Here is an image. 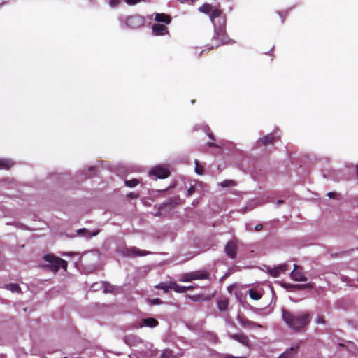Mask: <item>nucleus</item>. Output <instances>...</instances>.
Listing matches in <instances>:
<instances>
[{"label":"nucleus","mask_w":358,"mask_h":358,"mask_svg":"<svg viewBox=\"0 0 358 358\" xmlns=\"http://www.w3.org/2000/svg\"><path fill=\"white\" fill-rule=\"evenodd\" d=\"M195 192V189L193 186H191L188 189H187V196H191L192 194H194V192Z\"/></svg>","instance_id":"e433bc0d"},{"label":"nucleus","mask_w":358,"mask_h":358,"mask_svg":"<svg viewBox=\"0 0 358 358\" xmlns=\"http://www.w3.org/2000/svg\"><path fill=\"white\" fill-rule=\"evenodd\" d=\"M278 203H283V201H282V200H279V201H278Z\"/></svg>","instance_id":"3c124183"},{"label":"nucleus","mask_w":358,"mask_h":358,"mask_svg":"<svg viewBox=\"0 0 358 358\" xmlns=\"http://www.w3.org/2000/svg\"><path fill=\"white\" fill-rule=\"evenodd\" d=\"M288 270V266L286 264L279 265L275 268H268V273L272 277H278L281 273H285Z\"/></svg>","instance_id":"9d476101"},{"label":"nucleus","mask_w":358,"mask_h":358,"mask_svg":"<svg viewBox=\"0 0 358 358\" xmlns=\"http://www.w3.org/2000/svg\"><path fill=\"white\" fill-rule=\"evenodd\" d=\"M125 23L127 26L131 29H138L143 26L145 20L143 17L138 15H135L127 17L126 18Z\"/></svg>","instance_id":"0eeeda50"},{"label":"nucleus","mask_w":358,"mask_h":358,"mask_svg":"<svg viewBox=\"0 0 358 358\" xmlns=\"http://www.w3.org/2000/svg\"><path fill=\"white\" fill-rule=\"evenodd\" d=\"M206 129L208 131L209 130V127H206Z\"/></svg>","instance_id":"864d4df0"},{"label":"nucleus","mask_w":358,"mask_h":358,"mask_svg":"<svg viewBox=\"0 0 358 358\" xmlns=\"http://www.w3.org/2000/svg\"><path fill=\"white\" fill-rule=\"evenodd\" d=\"M229 299L224 296H222L217 300V307L220 311L226 312L228 310Z\"/></svg>","instance_id":"f3484780"},{"label":"nucleus","mask_w":358,"mask_h":358,"mask_svg":"<svg viewBox=\"0 0 358 358\" xmlns=\"http://www.w3.org/2000/svg\"><path fill=\"white\" fill-rule=\"evenodd\" d=\"M13 164V162L10 159H0V169H8Z\"/></svg>","instance_id":"5701e85b"},{"label":"nucleus","mask_w":358,"mask_h":358,"mask_svg":"<svg viewBox=\"0 0 358 358\" xmlns=\"http://www.w3.org/2000/svg\"><path fill=\"white\" fill-rule=\"evenodd\" d=\"M208 136H209V138H210V139H212V140H215V138H214V136H213V134H212V133H208Z\"/></svg>","instance_id":"09e8293b"},{"label":"nucleus","mask_w":358,"mask_h":358,"mask_svg":"<svg viewBox=\"0 0 358 358\" xmlns=\"http://www.w3.org/2000/svg\"><path fill=\"white\" fill-rule=\"evenodd\" d=\"M223 39H224L223 36H217L216 35V34L215 33V35H214V36H213V43H214V45H215V46H217V43L218 42H222V41Z\"/></svg>","instance_id":"473e14b6"},{"label":"nucleus","mask_w":358,"mask_h":358,"mask_svg":"<svg viewBox=\"0 0 358 358\" xmlns=\"http://www.w3.org/2000/svg\"><path fill=\"white\" fill-rule=\"evenodd\" d=\"M173 289L177 293H185V286L178 285L175 282L172 284Z\"/></svg>","instance_id":"bb28decb"},{"label":"nucleus","mask_w":358,"mask_h":358,"mask_svg":"<svg viewBox=\"0 0 358 358\" xmlns=\"http://www.w3.org/2000/svg\"><path fill=\"white\" fill-rule=\"evenodd\" d=\"M124 341L130 346H138L143 343V341L139 337L134 335L127 336Z\"/></svg>","instance_id":"dca6fc26"},{"label":"nucleus","mask_w":358,"mask_h":358,"mask_svg":"<svg viewBox=\"0 0 358 358\" xmlns=\"http://www.w3.org/2000/svg\"><path fill=\"white\" fill-rule=\"evenodd\" d=\"M124 1L129 5H134L140 1V0H124Z\"/></svg>","instance_id":"58836bf2"},{"label":"nucleus","mask_w":358,"mask_h":358,"mask_svg":"<svg viewBox=\"0 0 358 358\" xmlns=\"http://www.w3.org/2000/svg\"><path fill=\"white\" fill-rule=\"evenodd\" d=\"M94 286L102 287L104 293H113L116 288L113 285L106 282H96Z\"/></svg>","instance_id":"6ab92c4d"},{"label":"nucleus","mask_w":358,"mask_h":358,"mask_svg":"<svg viewBox=\"0 0 358 358\" xmlns=\"http://www.w3.org/2000/svg\"><path fill=\"white\" fill-rule=\"evenodd\" d=\"M139 183V180L137 179L126 180L124 184L129 187H134Z\"/></svg>","instance_id":"c85d7f7f"},{"label":"nucleus","mask_w":358,"mask_h":358,"mask_svg":"<svg viewBox=\"0 0 358 358\" xmlns=\"http://www.w3.org/2000/svg\"><path fill=\"white\" fill-rule=\"evenodd\" d=\"M282 286L287 290L292 291V289H313V285L311 283H307V284H283Z\"/></svg>","instance_id":"ddd939ff"},{"label":"nucleus","mask_w":358,"mask_h":358,"mask_svg":"<svg viewBox=\"0 0 358 358\" xmlns=\"http://www.w3.org/2000/svg\"><path fill=\"white\" fill-rule=\"evenodd\" d=\"M247 324H248V328H258V329L263 328V327L262 325H260L259 324H256L254 322H250L249 320H248Z\"/></svg>","instance_id":"7c9ffc66"},{"label":"nucleus","mask_w":358,"mask_h":358,"mask_svg":"<svg viewBox=\"0 0 358 358\" xmlns=\"http://www.w3.org/2000/svg\"><path fill=\"white\" fill-rule=\"evenodd\" d=\"M210 20L214 26V32L217 36H223L222 42H218L217 45L230 44L233 42L225 32L226 18L222 11L218 9L213 10L210 15Z\"/></svg>","instance_id":"f03ea898"},{"label":"nucleus","mask_w":358,"mask_h":358,"mask_svg":"<svg viewBox=\"0 0 358 358\" xmlns=\"http://www.w3.org/2000/svg\"><path fill=\"white\" fill-rule=\"evenodd\" d=\"M263 228V225L261 223H259L255 225V230L257 231H261Z\"/></svg>","instance_id":"ea45409f"},{"label":"nucleus","mask_w":358,"mask_h":358,"mask_svg":"<svg viewBox=\"0 0 358 358\" xmlns=\"http://www.w3.org/2000/svg\"><path fill=\"white\" fill-rule=\"evenodd\" d=\"M194 289V286H185V292L189 290H193Z\"/></svg>","instance_id":"a18cd8bd"},{"label":"nucleus","mask_w":358,"mask_h":358,"mask_svg":"<svg viewBox=\"0 0 358 358\" xmlns=\"http://www.w3.org/2000/svg\"><path fill=\"white\" fill-rule=\"evenodd\" d=\"M264 293L262 287L256 286L250 288L248 291L249 296L254 300H259Z\"/></svg>","instance_id":"f8f14e48"},{"label":"nucleus","mask_w":358,"mask_h":358,"mask_svg":"<svg viewBox=\"0 0 358 358\" xmlns=\"http://www.w3.org/2000/svg\"><path fill=\"white\" fill-rule=\"evenodd\" d=\"M229 292H234L237 301L244 305L246 296V287L244 285H233L227 288Z\"/></svg>","instance_id":"39448f33"},{"label":"nucleus","mask_w":358,"mask_h":358,"mask_svg":"<svg viewBox=\"0 0 358 358\" xmlns=\"http://www.w3.org/2000/svg\"><path fill=\"white\" fill-rule=\"evenodd\" d=\"M172 284H173V281L162 282L156 285L155 287L163 289L164 292H168L170 289H173Z\"/></svg>","instance_id":"4be33fe9"},{"label":"nucleus","mask_w":358,"mask_h":358,"mask_svg":"<svg viewBox=\"0 0 358 358\" xmlns=\"http://www.w3.org/2000/svg\"><path fill=\"white\" fill-rule=\"evenodd\" d=\"M60 255L62 256H71V255H78V256H79V253H76V252H60Z\"/></svg>","instance_id":"c9c22d12"},{"label":"nucleus","mask_w":358,"mask_h":358,"mask_svg":"<svg viewBox=\"0 0 358 358\" xmlns=\"http://www.w3.org/2000/svg\"><path fill=\"white\" fill-rule=\"evenodd\" d=\"M99 233V230L94 231L93 232H90L89 230L85 228L80 229L77 230V234L79 236L86 237V238H92L93 236H96Z\"/></svg>","instance_id":"aec40b11"},{"label":"nucleus","mask_w":358,"mask_h":358,"mask_svg":"<svg viewBox=\"0 0 358 358\" xmlns=\"http://www.w3.org/2000/svg\"><path fill=\"white\" fill-rule=\"evenodd\" d=\"M152 30L155 36H164L169 34L168 28L164 24H154Z\"/></svg>","instance_id":"4468645a"},{"label":"nucleus","mask_w":358,"mask_h":358,"mask_svg":"<svg viewBox=\"0 0 358 358\" xmlns=\"http://www.w3.org/2000/svg\"><path fill=\"white\" fill-rule=\"evenodd\" d=\"M208 145L209 147H220V145H217V144H215L214 143H211V142L208 143Z\"/></svg>","instance_id":"de8ad7c7"},{"label":"nucleus","mask_w":358,"mask_h":358,"mask_svg":"<svg viewBox=\"0 0 358 358\" xmlns=\"http://www.w3.org/2000/svg\"><path fill=\"white\" fill-rule=\"evenodd\" d=\"M282 320L295 332L304 331L311 321L310 313L307 310L293 313L284 309Z\"/></svg>","instance_id":"f257e3e1"},{"label":"nucleus","mask_w":358,"mask_h":358,"mask_svg":"<svg viewBox=\"0 0 358 358\" xmlns=\"http://www.w3.org/2000/svg\"><path fill=\"white\" fill-rule=\"evenodd\" d=\"M209 273L205 270H199L181 275L180 281L184 282H192L195 280H204L209 278Z\"/></svg>","instance_id":"20e7f679"},{"label":"nucleus","mask_w":358,"mask_h":358,"mask_svg":"<svg viewBox=\"0 0 358 358\" xmlns=\"http://www.w3.org/2000/svg\"><path fill=\"white\" fill-rule=\"evenodd\" d=\"M317 324H325L324 317L322 315L318 316L316 319Z\"/></svg>","instance_id":"f704fd0d"},{"label":"nucleus","mask_w":358,"mask_h":358,"mask_svg":"<svg viewBox=\"0 0 358 358\" xmlns=\"http://www.w3.org/2000/svg\"><path fill=\"white\" fill-rule=\"evenodd\" d=\"M117 251L124 256L131 257L144 256L149 253V252L142 250L136 247L120 248Z\"/></svg>","instance_id":"423d86ee"},{"label":"nucleus","mask_w":358,"mask_h":358,"mask_svg":"<svg viewBox=\"0 0 358 358\" xmlns=\"http://www.w3.org/2000/svg\"><path fill=\"white\" fill-rule=\"evenodd\" d=\"M327 195L330 199H335L337 196V194L334 192H329Z\"/></svg>","instance_id":"a19ab883"},{"label":"nucleus","mask_w":358,"mask_h":358,"mask_svg":"<svg viewBox=\"0 0 358 358\" xmlns=\"http://www.w3.org/2000/svg\"><path fill=\"white\" fill-rule=\"evenodd\" d=\"M356 169H357V177L358 178V164L356 166Z\"/></svg>","instance_id":"8fccbe9b"},{"label":"nucleus","mask_w":358,"mask_h":358,"mask_svg":"<svg viewBox=\"0 0 358 358\" xmlns=\"http://www.w3.org/2000/svg\"><path fill=\"white\" fill-rule=\"evenodd\" d=\"M160 358H174V356L171 350H166L163 352Z\"/></svg>","instance_id":"c756f323"},{"label":"nucleus","mask_w":358,"mask_h":358,"mask_svg":"<svg viewBox=\"0 0 358 358\" xmlns=\"http://www.w3.org/2000/svg\"><path fill=\"white\" fill-rule=\"evenodd\" d=\"M6 289L11 291L12 292H20V287L17 284L10 283L6 286Z\"/></svg>","instance_id":"393cba45"},{"label":"nucleus","mask_w":358,"mask_h":358,"mask_svg":"<svg viewBox=\"0 0 358 358\" xmlns=\"http://www.w3.org/2000/svg\"><path fill=\"white\" fill-rule=\"evenodd\" d=\"M199 11L204 13H212V8L210 4L206 3L203 4L202 6H201L199 8Z\"/></svg>","instance_id":"cd10ccee"},{"label":"nucleus","mask_w":358,"mask_h":358,"mask_svg":"<svg viewBox=\"0 0 358 358\" xmlns=\"http://www.w3.org/2000/svg\"><path fill=\"white\" fill-rule=\"evenodd\" d=\"M195 164H196V166H195V172L198 174H202L203 173V169L201 167L199 166V162L197 160H195Z\"/></svg>","instance_id":"72a5a7b5"},{"label":"nucleus","mask_w":358,"mask_h":358,"mask_svg":"<svg viewBox=\"0 0 358 358\" xmlns=\"http://www.w3.org/2000/svg\"><path fill=\"white\" fill-rule=\"evenodd\" d=\"M152 304L158 305L162 303L161 300L159 299H154L153 300L150 301Z\"/></svg>","instance_id":"79ce46f5"},{"label":"nucleus","mask_w":358,"mask_h":358,"mask_svg":"<svg viewBox=\"0 0 358 358\" xmlns=\"http://www.w3.org/2000/svg\"><path fill=\"white\" fill-rule=\"evenodd\" d=\"M275 140V137L273 134H268L259 140V143L263 145H267L268 144H272Z\"/></svg>","instance_id":"412c9836"},{"label":"nucleus","mask_w":358,"mask_h":358,"mask_svg":"<svg viewBox=\"0 0 358 358\" xmlns=\"http://www.w3.org/2000/svg\"><path fill=\"white\" fill-rule=\"evenodd\" d=\"M150 175L164 179L169 176V171L162 166H156L150 171Z\"/></svg>","instance_id":"1a4fd4ad"},{"label":"nucleus","mask_w":358,"mask_h":358,"mask_svg":"<svg viewBox=\"0 0 358 358\" xmlns=\"http://www.w3.org/2000/svg\"><path fill=\"white\" fill-rule=\"evenodd\" d=\"M96 285V283L93 284L91 287V289L93 290V291H97L99 289H103L102 287H99V286H94Z\"/></svg>","instance_id":"37998d69"},{"label":"nucleus","mask_w":358,"mask_h":358,"mask_svg":"<svg viewBox=\"0 0 358 358\" xmlns=\"http://www.w3.org/2000/svg\"><path fill=\"white\" fill-rule=\"evenodd\" d=\"M290 278L298 282H305L307 281L308 278L305 276L304 273L303 272L302 267L294 264V270L290 273Z\"/></svg>","instance_id":"6e6552de"},{"label":"nucleus","mask_w":358,"mask_h":358,"mask_svg":"<svg viewBox=\"0 0 358 358\" xmlns=\"http://www.w3.org/2000/svg\"><path fill=\"white\" fill-rule=\"evenodd\" d=\"M222 187H231L236 185L235 181L232 180H225L218 184Z\"/></svg>","instance_id":"b1692460"},{"label":"nucleus","mask_w":358,"mask_h":358,"mask_svg":"<svg viewBox=\"0 0 358 358\" xmlns=\"http://www.w3.org/2000/svg\"><path fill=\"white\" fill-rule=\"evenodd\" d=\"M222 358H245L243 357H234L233 355H224L222 356Z\"/></svg>","instance_id":"c03bdc74"},{"label":"nucleus","mask_w":358,"mask_h":358,"mask_svg":"<svg viewBox=\"0 0 358 358\" xmlns=\"http://www.w3.org/2000/svg\"><path fill=\"white\" fill-rule=\"evenodd\" d=\"M238 320L241 324L244 325V324H245L244 320L242 319L240 315L238 316Z\"/></svg>","instance_id":"49530a36"},{"label":"nucleus","mask_w":358,"mask_h":358,"mask_svg":"<svg viewBox=\"0 0 358 358\" xmlns=\"http://www.w3.org/2000/svg\"><path fill=\"white\" fill-rule=\"evenodd\" d=\"M231 338L238 341L243 345H246V337L241 334H233Z\"/></svg>","instance_id":"a878e982"},{"label":"nucleus","mask_w":358,"mask_h":358,"mask_svg":"<svg viewBox=\"0 0 358 358\" xmlns=\"http://www.w3.org/2000/svg\"><path fill=\"white\" fill-rule=\"evenodd\" d=\"M93 169H94L93 167H90V171H92V170H93Z\"/></svg>","instance_id":"603ef678"},{"label":"nucleus","mask_w":358,"mask_h":358,"mask_svg":"<svg viewBox=\"0 0 358 358\" xmlns=\"http://www.w3.org/2000/svg\"><path fill=\"white\" fill-rule=\"evenodd\" d=\"M138 196V194L130 192L127 194V198L129 199H133V198H137Z\"/></svg>","instance_id":"4c0bfd02"},{"label":"nucleus","mask_w":358,"mask_h":358,"mask_svg":"<svg viewBox=\"0 0 358 358\" xmlns=\"http://www.w3.org/2000/svg\"><path fill=\"white\" fill-rule=\"evenodd\" d=\"M43 259L49 264L51 271L55 273L57 272L60 268L64 271L67 269V262L52 254L45 255Z\"/></svg>","instance_id":"7ed1b4c3"},{"label":"nucleus","mask_w":358,"mask_h":358,"mask_svg":"<svg viewBox=\"0 0 358 358\" xmlns=\"http://www.w3.org/2000/svg\"><path fill=\"white\" fill-rule=\"evenodd\" d=\"M121 2V0H108V4L112 8L117 7Z\"/></svg>","instance_id":"2f4dec72"},{"label":"nucleus","mask_w":358,"mask_h":358,"mask_svg":"<svg viewBox=\"0 0 358 358\" xmlns=\"http://www.w3.org/2000/svg\"><path fill=\"white\" fill-rule=\"evenodd\" d=\"M357 282H358V278H357Z\"/></svg>","instance_id":"5fc2aeb1"},{"label":"nucleus","mask_w":358,"mask_h":358,"mask_svg":"<svg viewBox=\"0 0 358 358\" xmlns=\"http://www.w3.org/2000/svg\"><path fill=\"white\" fill-rule=\"evenodd\" d=\"M236 243L234 241H230L225 246V252L229 257L234 259L236 255Z\"/></svg>","instance_id":"2eb2a0df"},{"label":"nucleus","mask_w":358,"mask_h":358,"mask_svg":"<svg viewBox=\"0 0 358 358\" xmlns=\"http://www.w3.org/2000/svg\"><path fill=\"white\" fill-rule=\"evenodd\" d=\"M155 20L158 22H162L165 24H170L171 21L170 16L164 13H155Z\"/></svg>","instance_id":"a211bd4d"},{"label":"nucleus","mask_w":358,"mask_h":358,"mask_svg":"<svg viewBox=\"0 0 358 358\" xmlns=\"http://www.w3.org/2000/svg\"><path fill=\"white\" fill-rule=\"evenodd\" d=\"M159 324L158 321L154 317H146L141 320L138 324V327L142 328L147 327L150 328L156 327Z\"/></svg>","instance_id":"9b49d317"}]
</instances>
